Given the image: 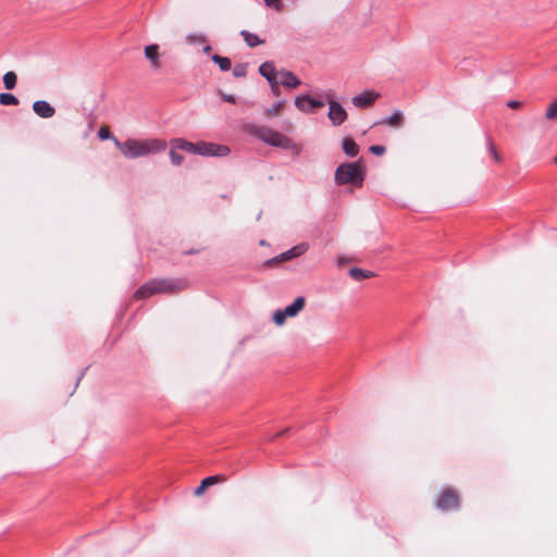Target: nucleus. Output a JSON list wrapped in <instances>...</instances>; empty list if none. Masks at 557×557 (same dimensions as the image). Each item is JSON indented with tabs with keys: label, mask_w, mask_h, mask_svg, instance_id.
I'll list each match as a JSON object with an SVG mask.
<instances>
[{
	"label": "nucleus",
	"mask_w": 557,
	"mask_h": 557,
	"mask_svg": "<svg viewBox=\"0 0 557 557\" xmlns=\"http://www.w3.org/2000/svg\"><path fill=\"white\" fill-rule=\"evenodd\" d=\"M281 84L287 88H297L300 86V79L290 71L281 70L278 72Z\"/></svg>",
	"instance_id": "13"
},
{
	"label": "nucleus",
	"mask_w": 557,
	"mask_h": 557,
	"mask_svg": "<svg viewBox=\"0 0 557 557\" xmlns=\"http://www.w3.org/2000/svg\"><path fill=\"white\" fill-rule=\"evenodd\" d=\"M271 85V89H272V92L275 95V96H278L280 95V87H278V82L277 79L274 81L273 83H270Z\"/></svg>",
	"instance_id": "34"
},
{
	"label": "nucleus",
	"mask_w": 557,
	"mask_h": 557,
	"mask_svg": "<svg viewBox=\"0 0 557 557\" xmlns=\"http://www.w3.org/2000/svg\"><path fill=\"white\" fill-rule=\"evenodd\" d=\"M554 161L557 163V156L555 157Z\"/></svg>",
	"instance_id": "39"
},
{
	"label": "nucleus",
	"mask_w": 557,
	"mask_h": 557,
	"mask_svg": "<svg viewBox=\"0 0 557 557\" xmlns=\"http://www.w3.org/2000/svg\"><path fill=\"white\" fill-rule=\"evenodd\" d=\"M115 147L127 159H136L149 154H156L164 151L166 141L163 139H127L121 143L117 138H113Z\"/></svg>",
	"instance_id": "1"
},
{
	"label": "nucleus",
	"mask_w": 557,
	"mask_h": 557,
	"mask_svg": "<svg viewBox=\"0 0 557 557\" xmlns=\"http://www.w3.org/2000/svg\"><path fill=\"white\" fill-rule=\"evenodd\" d=\"M233 75L238 78L245 77L247 75V64L246 63L236 64L233 69Z\"/></svg>",
	"instance_id": "27"
},
{
	"label": "nucleus",
	"mask_w": 557,
	"mask_h": 557,
	"mask_svg": "<svg viewBox=\"0 0 557 557\" xmlns=\"http://www.w3.org/2000/svg\"><path fill=\"white\" fill-rule=\"evenodd\" d=\"M556 70H557V65H556Z\"/></svg>",
	"instance_id": "40"
},
{
	"label": "nucleus",
	"mask_w": 557,
	"mask_h": 557,
	"mask_svg": "<svg viewBox=\"0 0 557 557\" xmlns=\"http://www.w3.org/2000/svg\"><path fill=\"white\" fill-rule=\"evenodd\" d=\"M286 318H287V314L284 313V310H277L273 314V321L276 325L284 324Z\"/></svg>",
	"instance_id": "29"
},
{
	"label": "nucleus",
	"mask_w": 557,
	"mask_h": 557,
	"mask_svg": "<svg viewBox=\"0 0 557 557\" xmlns=\"http://www.w3.org/2000/svg\"><path fill=\"white\" fill-rule=\"evenodd\" d=\"M305 307V298L304 297H297L292 305L287 306L284 309V313L287 314V317H295Z\"/></svg>",
	"instance_id": "16"
},
{
	"label": "nucleus",
	"mask_w": 557,
	"mask_h": 557,
	"mask_svg": "<svg viewBox=\"0 0 557 557\" xmlns=\"http://www.w3.org/2000/svg\"><path fill=\"white\" fill-rule=\"evenodd\" d=\"M240 35L243 36L245 42L251 48L264 42V40L260 39L256 34L249 33L248 30H242Z\"/></svg>",
	"instance_id": "19"
},
{
	"label": "nucleus",
	"mask_w": 557,
	"mask_h": 557,
	"mask_svg": "<svg viewBox=\"0 0 557 557\" xmlns=\"http://www.w3.org/2000/svg\"><path fill=\"white\" fill-rule=\"evenodd\" d=\"M343 150L348 157H355L359 152V147L352 138L346 137L343 140Z\"/></svg>",
	"instance_id": "18"
},
{
	"label": "nucleus",
	"mask_w": 557,
	"mask_h": 557,
	"mask_svg": "<svg viewBox=\"0 0 557 557\" xmlns=\"http://www.w3.org/2000/svg\"><path fill=\"white\" fill-rule=\"evenodd\" d=\"M210 51H211V47H210V45H208V42H207V44H205V45H203V52H205V53H209Z\"/></svg>",
	"instance_id": "37"
},
{
	"label": "nucleus",
	"mask_w": 557,
	"mask_h": 557,
	"mask_svg": "<svg viewBox=\"0 0 557 557\" xmlns=\"http://www.w3.org/2000/svg\"><path fill=\"white\" fill-rule=\"evenodd\" d=\"M255 134L259 139L274 147L288 149L292 146V141L287 136L270 127H258Z\"/></svg>",
	"instance_id": "5"
},
{
	"label": "nucleus",
	"mask_w": 557,
	"mask_h": 557,
	"mask_svg": "<svg viewBox=\"0 0 557 557\" xmlns=\"http://www.w3.org/2000/svg\"><path fill=\"white\" fill-rule=\"evenodd\" d=\"M283 108V102L275 103L271 109H269V115L276 116L281 113Z\"/></svg>",
	"instance_id": "31"
},
{
	"label": "nucleus",
	"mask_w": 557,
	"mask_h": 557,
	"mask_svg": "<svg viewBox=\"0 0 557 557\" xmlns=\"http://www.w3.org/2000/svg\"><path fill=\"white\" fill-rule=\"evenodd\" d=\"M508 108L510 109H521L523 107V103L517 100H510L507 102Z\"/></svg>",
	"instance_id": "33"
},
{
	"label": "nucleus",
	"mask_w": 557,
	"mask_h": 557,
	"mask_svg": "<svg viewBox=\"0 0 557 557\" xmlns=\"http://www.w3.org/2000/svg\"><path fill=\"white\" fill-rule=\"evenodd\" d=\"M17 76L14 72L9 71L3 75L4 87L9 90L14 89L16 86Z\"/></svg>",
	"instance_id": "23"
},
{
	"label": "nucleus",
	"mask_w": 557,
	"mask_h": 557,
	"mask_svg": "<svg viewBox=\"0 0 557 557\" xmlns=\"http://www.w3.org/2000/svg\"><path fill=\"white\" fill-rule=\"evenodd\" d=\"M490 149H491V152H492L494 159L499 162L500 161V157L497 153V151L495 149V146H494V144L492 141H490Z\"/></svg>",
	"instance_id": "35"
},
{
	"label": "nucleus",
	"mask_w": 557,
	"mask_h": 557,
	"mask_svg": "<svg viewBox=\"0 0 557 557\" xmlns=\"http://www.w3.org/2000/svg\"><path fill=\"white\" fill-rule=\"evenodd\" d=\"M288 431H289V429H285L282 432H280L278 434H276V436L285 435L288 433Z\"/></svg>",
	"instance_id": "38"
},
{
	"label": "nucleus",
	"mask_w": 557,
	"mask_h": 557,
	"mask_svg": "<svg viewBox=\"0 0 557 557\" xmlns=\"http://www.w3.org/2000/svg\"><path fill=\"white\" fill-rule=\"evenodd\" d=\"M211 60L216 63L221 71L226 72L230 71L232 67V62L230 58L221 57L219 54H213L211 57Z\"/></svg>",
	"instance_id": "20"
},
{
	"label": "nucleus",
	"mask_w": 557,
	"mask_h": 557,
	"mask_svg": "<svg viewBox=\"0 0 557 557\" xmlns=\"http://www.w3.org/2000/svg\"><path fill=\"white\" fill-rule=\"evenodd\" d=\"M364 176V168L359 162L343 163L336 169L335 182L338 185L351 184L361 187Z\"/></svg>",
	"instance_id": "4"
},
{
	"label": "nucleus",
	"mask_w": 557,
	"mask_h": 557,
	"mask_svg": "<svg viewBox=\"0 0 557 557\" xmlns=\"http://www.w3.org/2000/svg\"><path fill=\"white\" fill-rule=\"evenodd\" d=\"M370 151L375 156H382L385 153L386 148L381 145H373L370 147Z\"/></svg>",
	"instance_id": "30"
},
{
	"label": "nucleus",
	"mask_w": 557,
	"mask_h": 557,
	"mask_svg": "<svg viewBox=\"0 0 557 557\" xmlns=\"http://www.w3.org/2000/svg\"><path fill=\"white\" fill-rule=\"evenodd\" d=\"M295 106L302 112H310L311 109H319L324 106V102L312 99L308 96H298L295 99Z\"/></svg>",
	"instance_id": "9"
},
{
	"label": "nucleus",
	"mask_w": 557,
	"mask_h": 557,
	"mask_svg": "<svg viewBox=\"0 0 557 557\" xmlns=\"http://www.w3.org/2000/svg\"><path fill=\"white\" fill-rule=\"evenodd\" d=\"M404 114L400 111H396L391 116L380 121L377 124H387L392 127L398 128L404 124Z\"/></svg>",
	"instance_id": "17"
},
{
	"label": "nucleus",
	"mask_w": 557,
	"mask_h": 557,
	"mask_svg": "<svg viewBox=\"0 0 557 557\" xmlns=\"http://www.w3.org/2000/svg\"><path fill=\"white\" fill-rule=\"evenodd\" d=\"M176 150H177V148H173L171 146L170 159H171V162L174 165L178 166V165H181L183 163L184 157H183V154L178 153Z\"/></svg>",
	"instance_id": "25"
},
{
	"label": "nucleus",
	"mask_w": 557,
	"mask_h": 557,
	"mask_svg": "<svg viewBox=\"0 0 557 557\" xmlns=\"http://www.w3.org/2000/svg\"><path fill=\"white\" fill-rule=\"evenodd\" d=\"M350 276L356 281H362L373 276V273L359 268H352L349 270Z\"/></svg>",
	"instance_id": "21"
},
{
	"label": "nucleus",
	"mask_w": 557,
	"mask_h": 557,
	"mask_svg": "<svg viewBox=\"0 0 557 557\" xmlns=\"http://www.w3.org/2000/svg\"><path fill=\"white\" fill-rule=\"evenodd\" d=\"M188 45H205L208 42V38L202 34H188L185 38Z\"/></svg>",
	"instance_id": "22"
},
{
	"label": "nucleus",
	"mask_w": 557,
	"mask_h": 557,
	"mask_svg": "<svg viewBox=\"0 0 557 557\" xmlns=\"http://www.w3.org/2000/svg\"><path fill=\"white\" fill-rule=\"evenodd\" d=\"M34 112L44 119L52 117L55 114V109L45 100H37L33 103Z\"/></svg>",
	"instance_id": "11"
},
{
	"label": "nucleus",
	"mask_w": 557,
	"mask_h": 557,
	"mask_svg": "<svg viewBox=\"0 0 557 557\" xmlns=\"http://www.w3.org/2000/svg\"><path fill=\"white\" fill-rule=\"evenodd\" d=\"M264 3L270 7V8H274L275 10H281L282 8V2L281 0H263Z\"/></svg>",
	"instance_id": "32"
},
{
	"label": "nucleus",
	"mask_w": 557,
	"mask_h": 557,
	"mask_svg": "<svg viewBox=\"0 0 557 557\" xmlns=\"http://www.w3.org/2000/svg\"><path fill=\"white\" fill-rule=\"evenodd\" d=\"M460 499L457 491L453 488H445L436 503L437 508L442 510H454L459 507Z\"/></svg>",
	"instance_id": "6"
},
{
	"label": "nucleus",
	"mask_w": 557,
	"mask_h": 557,
	"mask_svg": "<svg viewBox=\"0 0 557 557\" xmlns=\"http://www.w3.org/2000/svg\"><path fill=\"white\" fill-rule=\"evenodd\" d=\"M223 99L227 102L235 103V97L233 95H223Z\"/></svg>",
	"instance_id": "36"
},
{
	"label": "nucleus",
	"mask_w": 557,
	"mask_h": 557,
	"mask_svg": "<svg viewBox=\"0 0 557 557\" xmlns=\"http://www.w3.org/2000/svg\"><path fill=\"white\" fill-rule=\"evenodd\" d=\"M327 102H329L327 117L330 119L332 124L334 126H338V125L343 124L348 116L346 110L343 108V106L339 102H337L333 99H329Z\"/></svg>",
	"instance_id": "7"
},
{
	"label": "nucleus",
	"mask_w": 557,
	"mask_h": 557,
	"mask_svg": "<svg viewBox=\"0 0 557 557\" xmlns=\"http://www.w3.org/2000/svg\"><path fill=\"white\" fill-rule=\"evenodd\" d=\"M379 98V92L366 90L362 94L355 96L351 101L354 106L364 109L371 107Z\"/></svg>",
	"instance_id": "8"
},
{
	"label": "nucleus",
	"mask_w": 557,
	"mask_h": 557,
	"mask_svg": "<svg viewBox=\"0 0 557 557\" xmlns=\"http://www.w3.org/2000/svg\"><path fill=\"white\" fill-rule=\"evenodd\" d=\"M307 245L301 244L293 247L292 249L281 253L278 257L273 258L272 260L268 261L269 263H277L290 260L293 258L299 257L304 255L307 251Z\"/></svg>",
	"instance_id": "10"
},
{
	"label": "nucleus",
	"mask_w": 557,
	"mask_h": 557,
	"mask_svg": "<svg viewBox=\"0 0 557 557\" xmlns=\"http://www.w3.org/2000/svg\"><path fill=\"white\" fill-rule=\"evenodd\" d=\"M0 103L2 106H17L18 99L12 94H0Z\"/></svg>",
	"instance_id": "24"
},
{
	"label": "nucleus",
	"mask_w": 557,
	"mask_h": 557,
	"mask_svg": "<svg viewBox=\"0 0 557 557\" xmlns=\"http://www.w3.org/2000/svg\"><path fill=\"white\" fill-rule=\"evenodd\" d=\"M259 73L269 82L273 83L277 79L278 72L275 70L273 62L267 61L259 66Z\"/></svg>",
	"instance_id": "14"
},
{
	"label": "nucleus",
	"mask_w": 557,
	"mask_h": 557,
	"mask_svg": "<svg viewBox=\"0 0 557 557\" xmlns=\"http://www.w3.org/2000/svg\"><path fill=\"white\" fill-rule=\"evenodd\" d=\"M226 481V478L224 475H211L203 479L198 487H196L194 495L195 496H201L205 491L216 484V483H223Z\"/></svg>",
	"instance_id": "12"
},
{
	"label": "nucleus",
	"mask_w": 557,
	"mask_h": 557,
	"mask_svg": "<svg viewBox=\"0 0 557 557\" xmlns=\"http://www.w3.org/2000/svg\"><path fill=\"white\" fill-rule=\"evenodd\" d=\"M145 55L150 61V64L153 69H159L161 66L159 60V46L153 44L149 45L145 48Z\"/></svg>",
	"instance_id": "15"
},
{
	"label": "nucleus",
	"mask_w": 557,
	"mask_h": 557,
	"mask_svg": "<svg viewBox=\"0 0 557 557\" xmlns=\"http://www.w3.org/2000/svg\"><path fill=\"white\" fill-rule=\"evenodd\" d=\"M171 146L173 148H177L178 150L200 156L224 157L230 153V149L226 146L206 141L190 143L183 138H175L171 140Z\"/></svg>",
	"instance_id": "2"
},
{
	"label": "nucleus",
	"mask_w": 557,
	"mask_h": 557,
	"mask_svg": "<svg viewBox=\"0 0 557 557\" xmlns=\"http://www.w3.org/2000/svg\"><path fill=\"white\" fill-rule=\"evenodd\" d=\"M546 119L555 120L557 117V99L549 104L545 114Z\"/></svg>",
	"instance_id": "28"
},
{
	"label": "nucleus",
	"mask_w": 557,
	"mask_h": 557,
	"mask_svg": "<svg viewBox=\"0 0 557 557\" xmlns=\"http://www.w3.org/2000/svg\"><path fill=\"white\" fill-rule=\"evenodd\" d=\"M184 284L180 281L173 280H152L141 285L134 294L137 300L149 298L156 294H171L176 290H182Z\"/></svg>",
	"instance_id": "3"
},
{
	"label": "nucleus",
	"mask_w": 557,
	"mask_h": 557,
	"mask_svg": "<svg viewBox=\"0 0 557 557\" xmlns=\"http://www.w3.org/2000/svg\"><path fill=\"white\" fill-rule=\"evenodd\" d=\"M98 137L101 139V140H107V139H112L115 138L114 136H112L111 134V131H110V127L107 126V125H102L99 131H98Z\"/></svg>",
	"instance_id": "26"
}]
</instances>
